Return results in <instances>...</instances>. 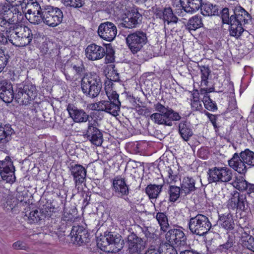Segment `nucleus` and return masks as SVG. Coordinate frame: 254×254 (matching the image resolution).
<instances>
[{
  "label": "nucleus",
  "instance_id": "nucleus-1",
  "mask_svg": "<svg viewBox=\"0 0 254 254\" xmlns=\"http://www.w3.org/2000/svg\"><path fill=\"white\" fill-rule=\"evenodd\" d=\"M229 166L241 174H245L247 171L246 164L250 167H254V152L249 149L235 153L232 158L228 161Z\"/></svg>",
  "mask_w": 254,
  "mask_h": 254
},
{
  "label": "nucleus",
  "instance_id": "nucleus-2",
  "mask_svg": "<svg viewBox=\"0 0 254 254\" xmlns=\"http://www.w3.org/2000/svg\"><path fill=\"white\" fill-rule=\"evenodd\" d=\"M154 107L158 113L152 114L150 119L155 124L171 127L173 125V121H179L181 119L178 113L171 108L165 107L159 102L155 104Z\"/></svg>",
  "mask_w": 254,
  "mask_h": 254
},
{
  "label": "nucleus",
  "instance_id": "nucleus-3",
  "mask_svg": "<svg viewBox=\"0 0 254 254\" xmlns=\"http://www.w3.org/2000/svg\"><path fill=\"white\" fill-rule=\"evenodd\" d=\"M81 87L86 96L95 98L99 94L102 87L101 78L96 73L87 74L81 79Z\"/></svg>",
  "mask_w": 254,
  "mask_h": 254
},
{
  "label": "nucleus",
  "instance_id": "nucleus-4",
  "mask_svg": "<svg viewBox=\"0 0 254 254\" xmlns=\"http://www.w3.org/2000/svg\"><path fill=\"white\" fill-rule=\"evenodd\" d=\"M37 95V90L34 84L24 82L17 86L15 92V99L18 103L27 105L31 104Z\"/></svg>",
  "mask_w": 254,
  "mask_h": 254
},
{
  "label": "nucleus",
  "instance_id": "nucleus-5",
  "mask_svg": "<svg viewBox=\"0 0 254 254\" xmlns=\"http://www.w3.org/2000/svg\"><path fill=\"white\" fill-rule=\"evenodd\" d=\"M188 225L192 234L200 236L206 235L211 227L208 217L200 213L190 216Z\"/></svg>",
  "mask_w": 254,
  "mask_h": 254
},
{
  "label": "nucleus",
  "instance_id": "nucleus-6",
  "mask_svg": "<svg viewBox=\"0 0 254 254\" xmlns=\"http://www.w3.org/2000/svg\"><path fill=\"white\" fill-rule=\"evenodd\" d=\"M109 100H102L97 104L98 110L105 111L114 116L119 115L120 111L121 102L119 95L113 89L106 91Z\"/></svg>",
  "mask_w": 254,
  "mask_h": 254
},
{
  "label": "nucleus",
  "instance_id": "nucleus-7",
  "mask_svg": "<svg viewBox=\"0 0 254 254\" xmlns=\"http://www.w3.org/2000/svg\"><path fill=\"white\" fill-rule=\"evenodd\" d=\"M126 40L128 48L133 54L140 51L148 41L146 33L142 30L130 33Z\"/></svg>",
  "mask_w": 254,
  "mask_h": 254
},
{
  "label": "nucleus",
  "instance_id": "nucleus-8",
  "mask_svg": "<svg viewBox=\"0 0 254 254\" xmlns=\"http://www.w3.org/2000/svg\"><path fill=\"white\" fill-rule=\"evenodd\" d=\"M43 22L50 27H56L63 20V13L58 7L47 6L44 8L43 13Z\"/></svg>",
  "mask_w": 254,
  "mask_h": 254
},
{
  "label": "nucleus",
  "instance_id": "nucleus-9",
  "mask_svg": "<svg viewBox=\"0 0 254 254\" xmlns=\"http://www.w3.org/2000/svg\"><path fill=\"white\" fill-rule=\"evenodd\" d=\"M165 238L172 247H181L187 245V237L181 229L173 228L167 231Z\"/></svg>",
  "mask_w": 254,
  "mask_h": 254
},
{
  "label": "nucleus",
  "instance_id": "nucleus-10",
  "mask_svg": "<svg viewBox=\"0 0 254 254\" xmlns=\"http://www.w3.org/2000/svg\"><path fill=\"white\" fill-rule=\"evenodd\" d=\"M69 235L74 244L81 246L90 242V235L88 231L82 226H73Z\"/></svg>",
  "mask_w": 254,
  "mask_h": 254
},
{
  "label": "nucleus",
  "instance_id": "nucleus-11",
  "mask_svg": "<svg viewBox=\"0 0 254 254\" xmlns=\"http://www.w3.org/2000/svg\"><path fill=\"white\" fill-rule=\"evenodd\" d=\"M231 197L227 202V207L229 209L234 210L237 208L246 211L248 209V202L245 195L241 194L237 190H234L231 193Z\"/></svg>",
  "mask_w": 254,
  "mask_h": 254
},
{
  "label": "nucleus",
  "instance_id": "nucleus-12",
  "mask_svg": "<svg viewBox=\"0 0 254 254\" xmlns=\"http://www.w3.org/2000/svg\"><path fill=\"white\" fill-rule=\"evenodd\" d=\"M98 34L102 39L111 42L116 37L117 34V27L111 22L106 21L102 23L98 27Z\"/></svg>",
  "mask_w": 254,
  "mask_h": 254
},
{
  "label": "nucleus",
  "instance_id": "nucleus-13",
  "mask_svg": "<svg viewBox=\"0 0 254 254\" xmlns=\"http://www.w3.org/2000/svg\"><path fill=\"white\" fill-rule=\"evenodd\" d=\"M96 124L97 123L95 120L93 123L89 122L86 133L83 135L84 137L86 136L92 144L99 146L103 142V138L102 133L97 127Z\"/></svg>",
  "mask_w": 254,
  "mask_h": 254
},
{
  "label": "nucleus",
  "instance_id": "nucleus-14",
  "mask_svg": "<svg viewBox=\"0 0 254 254\" xmlns=\"http://www.w3.org/2000/svg\"><path fill=\"white\" fill-rule=\"evenodd\" d=\"M142 15L138 12L137 9L133 8L128 11L123 17L120 25L127 28H132L141 23Z\"/></svg>",
  "mask_w": 254,
  "mask_h": 254
},
{
  "label": "nucleus",
  "instance_id": "nucleus-15",
  "mask_svg": "<svg viewBox=\"0 0 254 254\" xmlns=\"http://www.w3.org/2000/svg\"><path fill=\"white\" fill-rule=\"evenodd\" d=\"M66 110L74 123H82L89 121V115L84 110L78 108L73 104L69 103Z\"/></svg>",
  "mask_w": 254,
  "mask_h": 254
},
{
  "label": "nucleus",
  "instance_id": "nucleus-16",
  "mask_svg": "<svg viewBox=\"0 0 254 254\" xmlns=\"http://www.w3.org/2000/svg\"><path fill=\"white\" fill-rule=\"evenodd\" d=\"M127 239L128 251L129 253L140 254L142 250H144L145 242L133 232L127 236Z\"/></svg>",
  "mask_w": 254,
  "mask_h": 254
},
{
  "label": "nucleus",
  "instance_id": "nucleus-17",
  "mask_svg": "<svg viewBox=\"0 0 254 254\" xmlns=\"http://www.w3.org/2000/svg\"><path fill=\"white\" fill-rule=\"evenodd\" d=\"M233 12L232 20L236 21L237 23L245 25L249 23L252 19V16L243 7L237 6L232 8Z\"/></svg>",
  "mask_w": 254,
  "mask_h": 254
},
{
  "label": "nucleus",
  "instance_id": "nucleus-18",
  "mask_svg": "<svg viewBox=\"0 0 254 254\" xmlns=\"http://www.w3.org/2000/svg\"><path fill=\"white\" fill-rule=\"evenodd\" d=\"M69 168L76 186L85 182L87 172L83 166L79 164H70Z\"/></svg>",
  "mask_w": 254,
  "mask_h": 254
},
{
  "label": "nucleus",
  "instance_id": "nucleus-19",
  "mask_svg": "<svg viewBox=\"0 0 254 254\" xmlns=\"http://www.w3.org/2000/svg\"><path fill=\"white\" fill-rule=\"evenodd\" d=\"M86 57L90 60L95 61L101 59L105 55V49L95 44L88 45L85 50Z\"/></svg>",
  "mask_w": 254,
  "mask_h": 254
},
{
  "label": "nucleus",
  "instance_id": "nucleus-20",
  "mask_svg": "<svg viewBox=\"0 0 254 254\" xmlns=\"http://www.w3.org/2000/svg\"><path fill=\"white\" fill-rule=\"evenodd\" d=\"M235 236L233 235H229L227 241L223 244L219 245L217 250L224 254H232V252L236 253L241 247L239 245H235Z\"/></svg>",
  "mask_w": 254,
  "mask_h": 254
},
{
  "label": "nucleus",
  "instance_id": "nucleus-21",
  "mask_svg": "<svg viewBox=\"0 0 254 254\" xmlns=\"http://www.w3.org/2000/svg\"><path fill=\"white\" fill-rule=\"evenodd\" d=\"M113 190L118 196L127 195L129 193L128 186L127 185L125 178L121 176L115 177L113 181Z\"/></svg>",
  "mask_w": 254,
  "mask_h": 254
},
{
  "label": "nucleus",
  "instance_id": "nucleus-22",
  "mask_svg": "<svg viewBox=\"0 0 254 254\" xmlns=\"http://www.w3.org/2000/svg\"><path fill=\"white\" fill-rule=\"evenodd\" d=\"M218 222L221 227L226 230L231 231L235 228V224L233 215L230 212L219 214Z\"/></svg>",
  "mask_w": 254,
  "mask_h": 254
},
{
  "label": "nucleus",
  "instance_id": "nucleus-23",
  "mask_svg": "<svg viewBox=\"0 0 254 254\" xmlns=\"http://www.w3.org/2000/svg\"><path fill=\"white\" fill-rule=\"evenodd\" d=\"M14 133V130L9 124H3L0 122V144L5 145L11 139L12 134Z\"/></svg>",
  "mask_w": 254,
  "mask_h": 254
},
{
  "label": "nucleus",
  "instance_id": "nucleus-24",
  "mask_svg": "<svg viewBox=\"0 0 254 254\" xmlns=\"http://www.w3.org/2000/svg\"><path fill=\"white\" fill-rule=\"evenodd\" d=\"M113 237V232H105L103 235H101L99 238H97V244L98 247L103 251L107 253H110L111 248H110V241Z\"/></svg>",
  "mask_w": 254,
  "mask_h": 254
},
{
  "label": "nucleus",
  "instance_id": "nucleus-25",
  "mask_svg": "<svg viewBox=\"0 0 254 254\" xmlns=\"http://www.w3.org/2000/svg\"><path fill=\"white\" fill-rule=\"evenodd\" d=\"M195 181L191 177H186L183 178L181 182V189L182 193H184L186 195L190 194L196 190L195 187Z\"/></svg>",
  "mask_w": 254,
  "mask_h": 254
},
{
  "label": "nucleus",
  "instance_id": "nucleus-26",
  "mask_svg": "<svg viewBox=\"0 0 254 254\" xmlns=\"http://www.w3.org/2000/svg\"><path fill=\"white\" fill-rule=\"evenodd\" d=\"M202 1V0H180V4L185 11L192 13L200 8Z\"/></svg>",
  "mask_w": 254,
  "mask_h": 254
},
{
  "label": "nucleus",
  "instance_id": "nucleus-27",
  "mask_svg": "<svg viewBox=\"0 0 254 254\" xmlns=\"http://www.w3.org/2000/svg\"><path fill=\"white\" fill-rule=\"evenodd\" d=\"M179 132L186 141H188L193 134L191 125L187 121H182L179 125Z\"/></svg>",
  "mask_w": 254,
  "mask_h": 254
},
{
  "label": "nucleus",
  "instance_id": "nucleus-28",
  "mask_svg": "<svg viewBox=\"0 0 254 254\" xmlns=\"http://www.w3.org/2000/svg\"><path fill=\"white\" fill-rule=\"evenodd\" d=\"M11 29V27L9 28V30H6V35L5 37L7 38V41L8 40L13 45L16 47L19 41V39L24 32L18 31V28L15 29L14 28L12 29Z\"/></svg>",
  "mask_w": 254,
  "mask_h": 254
},
{
  "label": "nucleus",
  "instance_id": "nucleus-29",
  "mask_svg": "<svg viewBox=\"0 0 254 254\" xmlns=\"http://www.w3.org/2000/svg\"><path fill=\"white\" fill-rule=\"evenodd\" d=\"M113 238L110 241V248H111L110 253L118 252L123 248L124 244V240L119 234H115L113 232Z\"/></svg>",
  "mask_w": 254,
  "mask_h": 254
},
{
  "label": "nucleus",
  "instance_id": "nucleus-30",
  "mask_svg": "<svg viewBox=\"0 0 254 254\" xmlns=\"http://www.w3.org/2000/svg\"><path fill=\"white\" fill-rule=\"evenodd\" d=\"M163 14V21L164 23H167V24L171 23L177 24V23L179 24H182V21L180 20H179L178 18L174 14L172 9L170 7L164 8Z\"/></svg>",
  "mask_w": 254,
  "mask_h": 254
},
{
  "label": "nucleus",
  "instance_id": "nucleus-31",
  "mask_svg": "<svg viewBox=\"0 0 254 254\" xmlns=\"http://www.w3.org/2000/svg\"><path fill=\"white\" fill-rule=\"evenodd\" d=\"M240 242L242 248L254 252V238L252 236L244 232L240 237Z\"/></svg>",
  "mask_w": 254,
  "mask_h": 254
},
{
  "label": "nucleus",
  "instance_id": "nucleus-32",
  "mask_svg": "<svg viewBox=\"0 0 254 254\" xmlns=\"http://www.w3.org/2000/svg\"><path fill=\"white\" fill-rule=\"evenodd\" d=\"M229 24L230 25L229 29L230 35L236 37V39L239 38L245 31L243 27L245 25L237 23L236 21H232Z\"/></svg>",
  "mask_w": 254,
  "mask_h": 254
},
{
  "label": "nucleus",
  "instance_id": "nucleus-33",
  "mask_svg": "<svg viewBox=\"0 0 254 254\" xmlns=\"http://www.w3.org/2000/svg\"><path fill=\"white\" fill-rule=\"evenodd\" d=\"M163 185L150 184L145 189V191L149 198H156L162 191Z\"/></svg>",
  "mask_w": 254,
  "mask_h": 254
},
{
  "label": "nucleus",
  "instance_id": "nucleus-34",
  "mask_svg": "<svg viewBox=\"0 0 254 254\" xmlns=\"http://www.w3.org/2000/svg\"><path fill=\"white\" fill-rule=\"evenodd\" d=\"M202 25L200 17L195 15L190 18L185 26L186 28L190 31L191 30L195 31L198 28L201 27Z\"/></svg>",
  "mask_w": 254,
  "mask_h": 254
},
{
  "label": "nucleus",
  "instance_id": "nucleus-35",
  "mask_svg": "<svg viewBox=\"0 0 254 254\" xmlns=\"http://www.w3.org/2000/svg\"><path fill=\"white\" fill-rule=\"evenodd\" d=\"M15 168L0 170V175L2 179L6 183H12L15 181L14 175Z\"/></svg>",
  "mask_w": 254,
  "mask_h": 254
},
{
  "label": "nucleus",
  "instance_id": "nucleus-36",
  "mask_svg": "<svg viewBox=\"0 0 254 254\" xmlns=\"http://www.w3.org/2000/svg\"><path fill=\"white\" fill-rule=\"evenodd\" d=\"M233 12L232 8L224 7L219 11V15L220 16L223 24L229 25L232 22Z\"/></svg>",
  "mask_w": 254,
  "mask_h": 254
},
{
  "label": "nucleus",
  "instance_id": "nucleus-37",
  "mask_svg": "<svg viewBox=\"0 0 254 254\" xmlns=\"http://www.w3.org/2000/svg\"><path fill=\"white\" fill-rule=\"evenodd\" d=\"M156 218L161 227V229L164 232H167L169 225L166 214L163 212H158L156 214Z\"/></svg>",
  "mask_w": 254,
  "mask_h": 254
},
{
  "label": "nucleus",
  "instance_id": "nucleus-38",
  "mask_svg": "<svg viewBox=\"0 0 254 254\" xmlns=\"http://www.w3.org/2000/svg\"><path fill=\"white\" fill-rule=\"evenodd\" d=\"M220 182H228L232 180L233 171L228 167H220Z\"/></svg>",
  "mask_w": 254,
  "mask_h": 254
},
{
  "label": "nucleus",
  "instance_id": "nucleus-39",
  "mask_svg": "<svg viewBox=\"0 0 254 254\" xmlns=\"http://www.w3.org/2000/svg\"><path fill=\"white\" fill-rule=\"evenodd\" d=\"M208 181L209 183H217L220 182V168L214 167L208 170L207 172Z\"/></svg>",
  "mask_w": 254,
  "mask_h": 254
},
{
  "label": "nucleus",
  "instance_id": "nucleus-40",
  "mask_svg": "<svg viewBox=\"0 0 254 254\" xmlns=\"http://www.w3.org/2000/svg\"><path fill=\"white\" fill-rule=\"evenodd\" d=\"M27 8L28 9L25 15L39 14L44 9L41 8L40 4L36 1L28 3Z\"/></svg>",
  "mask_w": 254,
  "mask_h": 254
},
{
  "label": "nucleus",
  "instance_id": "nucleus-41",
  "mask_svg": "<svg viewBox=\"0 0 254 254\" xmlns=\"http://www.w3.org/2000/svg\"><path fill=\"white\" fill-rule=\"evenodd\" d=\"M182 193L180 187L176 186H170L169 190V200L171 202H175L180 197Z\"/></svg>",
  "mask_w": 254,
  "mask_h": 254
},
{
  "label": "nucleus",
  "instance_id": "nucleus-42",
  "mask_svg": "<svg viewBox=\"0 0 254 254\" xmlns=\"http://www.w3.org/2000/svg\"><path fill=\"white\" fill-rule=\"evenodd\" d=\"M0 98L5 103H11L15 98V93L13 87L0 93Z\"/></svg>",
  "mask_w": 254,
  "mask_h": 254
},
{
  "label": "nucleus",
  "instance_id": "nucleus-43",
  "mask_svg": "<svg viewBox=\"0 0 254 254\" xmlns=\"http://www.w3.org/2000/svg\"><path fill=\"white\" fill-rule=\"evenodd\" d=\"M40 212L37 209H35L28 214L27 212L25 214V216L27 217L28 220L30 223H36L40 221L41 220V217L40 216Z\"/></svg>",
  "mask_w": 254,
  "mask_h": 254
},
{
  "label": "nucleus",
  "instance_id": "nucleus-44",
  "mask_svg": "<svg viewBox=\"0 0 254 254\" xmlns=\"http://www.w3.org/2000/svg\"><path fill=\"white\" fill-rule=\"evenodd\" d=\"M64 216L65 221H74L77 218L76 208L68 209L64 208Z\"/></svg>",
  "mask_w": 254,
  "mask_h": 254
},
{
  "label": "nucleus",
  "instance_id": "nucleus-45",
  "mask_svg": "<svg viewBox=\"0 0 254 254\" xmlns=\"http://www.w3.org/2000/svg\"><path fill=\"white\" fill-rule=\"evenodd\" d=\"M201 71V82L205 86H208L207 79L210 74V70L208 66L202 65L200 66Z\"/></svg>",
  "mask_w": 254,
  "mask_h": 254
},
{
  "label": "nucleus",
  "instance_id": "nucleus-46",
  "mask_svg": "<svg viewBox=\"0 0 254 254\" xmlns=\"http://www.w3.org/2000/svg\"><path fill=\"white\" fill-rule=\"evenodd\" d=\"M28 32H31V31L28 29ZM19 39V41L16 47H20L25 46L29 44L31 42L32 39V34L29 32L28 35H26V33H24Z\"/></svg>",
  "mask_w": 254,
  "mask_h": 254
},
{
  "label": "nucleus",
  "instance_id": "nucleus-47",
  "mask_svg": "<svg viewBox=\"0 0 254 254\" xmlns=\"http://www.w3.org/2000/svg\"><path fill=\"white\" fill-rule=\"evenodd\" d=\"M43 11L39 14H32L30 15H25L26 18L28 21L34 24H38L43 21Z\"/></svg>",
  "mask_w": 254,
  "mask_h": 254
},
{
  "label": "nucleus",
  "instance_id": "nucleus-48",
  "mask_svg": "<svg viewBox=\"0 0 254 254\" xmlns=\"http://www.w3.org/2000/svg\"><path fill=\"white\" fill-rule=\"evenodd\" d=\"M205 108L211 111H214L217 110V107L213 101H212L210 96H206L204 100H202Z\"/></svg>",
  "mask_w": 254,
  "mask_h": 254
},
{
  "label": "nucleus",
  "instance_id": "nucleus-49",
  "mask_svg": "<svg viewBox=\"0 0 254 254\" xmlns=\"http://www.w3.org/2000/svg\"><path fill=\"white\" fill-rule=\"evenodd\" d=\"M69 232H70V230L69 227H67L66 225L64 224L61 225L57 231L58 239L60 240H63L65 236H70Z\"/></svg>",
  "mask_w": 254,
  "mask_h": 254
},
{
  "label": "nucleus",
  "instance_id": "nucleus-50",
  "mask_svg": "<svg viewBox=\"0 0 254 254\" xmlns=\"http://www.w3.org/2000/svg\"><path fill=\"white\" fill-rule=\"evenodd\" d=\"M14 168L13 162L9 156H6L4 160L0 161V170Z\"/></svg>",
  "mask_w": 254,
  "mask_h": 254
},
{
  "label": "nucleus",
  "instance_id": "nucleus-51",
  "mask_svg": "<svg viewBox=\"0 0 254 254\" xmlns=\"http://www.w3.org/2000/svg\"><path fill=\"white\" fill-rule=\"evenodd\" d=\"M51 48H50L48 56L49 58L54 59L56 57H59L61 52L59 46L55 44H53Z\"/></svg>",
  "mask_w": 254,
  "mask_h": 254
},
{
  "label": "nucleus",
  "instance_id": "nucleus-52",
  "mask_svg": "<svg viewBox=\"0 0 254 254\" xmlns=\"http://www.w3.org/2000/svg\"><path fill=\"white\" fill-rule=\"evenodd\" d=\"M40 212V216L42 217L41 220H44L45 218L49 219L53 215V212L51 210V208L48 207H42L39 210Z\"/></svg>",
  "mask_w": 254,
  "mask_h": 254
},
{
  "label": "nucleus",
  "instance_id": "nucleus-53",
  "mask_svg": "<svg viewBox=\"0 0 254 254\" xmlns=\"http://www.w3.org/2000/svg\"><path fill=\"white\" fill-rule=\"evenodd\" d=\"M143 232L145 235V236L147 238V241H149V242H151L152 243H155V241H156L158 239V236L154 233L153 232H151L148 228H145L144 230H143Z\"/></svg>",
  "mask_w": 254,
  "mask_h": 254
},
{
  "label": "nucleus",
  "instance_id": "nucleus-54",
  "mask_svg": "<svg viewBox=\"0 0 254 254\" xmlns=\"http://www.w3.org/2000/svg\"><path fill=\"white\" fill-rule=\"evenodd\" d=\"M211 6H212V4L210 3L204 4L202 3V6L200 7L202 14L204 16H212V11H210Z\"/></svg>",
  "mask_w": 254,
  "mask_h": 254
},
{
  "label": "nucleus",
  "instance_id": "nucleus-55",
  "mask_svg": "<svg viewBox=\"0 0 254 254\" xmlns=\"http://www.w3.org/2000/svg\"><path fill=\"white\" fill-rule=\"evenodd\" d=\"M13 87L12 84L7 80H0V93L7 90H9Z\"/></svg>",
  "mask_w": 254,
  "mask_h": 254
},
{
  "label": "nucleus",
  "instance_id": "nucleus-56",
  "mask_svg": "<svg viewBox=\"0 0 254 254\" xmlns=\"http://www.w3.org/2000/svg\"><path fill=\"white\" fill-rule=\"evenodd\" d=\"M13 6L9 3H4L2 4L0 3V14H7V12L10 10Z\"/></svg>",
  "mask_w": 254,
  "mask_h": 254
},
{
  "label": "nucleus",
  "instance_id": "nucleus-57",
  "mask_svg": "<svg viewBox=\"0 0 254 254\" xmlns=\"http://www.w3.org/2000/svg\"><path fill=\"white\" fill-rule=\"evenodd\" d=\"M114 54V51L112 49L111 44H108V46L106 47V53L105 52L106 55V59L108 61V62H112L114 59L113 58V56Z\"/></svg>",
  "mask_w": 254,
  "mask_h": 254
},
{
  "label": "nucleus",
  "instance_id": "nucleus-58",
  "mask_svg": "<svg viewBox=\"0 0 254 254\" xmlns=\"http://www.w3.org/2000/svg\"><path fill=\"white\" fill-rule=\"evenodd\" d=\"M53 46V43L48 44L47 43H43L40 47L41 52L45 55H48L50 48H51Z\"/></svg>",
  "mask_w": 254,
  "mask_h": 254
},
{
  "label": "nucleus",
  "instance_id": "nucleus-59",
  "mask_svg": "<svg viewBox=\"0 0 254 254\" xmlns=\"http://www.w3.org/2000/svg\"><path fill=\"white\" fill-rule=\"evenodd\" d=\"M8 61V58L2 53H0V70H2L5 67Z\"/></svg>",
  "mask_w": 254,
  "mask_h": 254
},
{
  "label": "nucleus",
  "instance_id": "nucleus-60",
  "mask_svg": "<svg viewBox=\"0 0 254 254\" xmlns=\"http://www.w3.org/2000/svg\"><path fill=\"white\" fill-rule=\"evenodd\" d=\"M205 115L209 118V120L213 125V126L215 129H217L219 127L217 126L216 123L217 117L218 115H212L208 112H205Z\"/></svg>",
  "mask_w": 254,
  "mask_h": 254
},
{
  "label": "nucleus",
  "instance_id": "nucleus-61",
  "mask_svg": "<svg viewBox=\"0 0 254 254\" xmlns=\"http://www.w3.org/2000/svg\"><path fill=\"white\" fill-rule=\"evenodd\" d=\"M12 247L13 248V249L16 250H26V249L28 248L25 243L20 241H18L14 243L12 245Z\"/></svg>",
  "mask_w": 254,
  "mask_h": 254
},
{
  "label": "nucleus",
  "instance_id": "nucleus-62",
  "mask_svg": "<svg viewBox=\"0 0 254 254\" xmlns=\"http://www.w3.org/2000/svg\"><path fill=\"white\" fill-rule=\"evenodd\" d=\"M236 185V188L239 190H247L249 183L247 182L246 180L242 181L240 183H238Z\"/></svg>",
  "mask_w": 254,
  "mask_h": 254
},
{
  "label": "nucleus",
  "instance_id": "nucleus-63",
  "mask_svg": "<svg viewBox=\"0 0 254 254\" xmlns=\"http://www.w3.org/2000/svg\"><path fill=\"white\" fill-rule=\"evenodd\" d=\"M145 254H161V252L158 249V246L151 245Z\"/></svg>",
  "mask_w": 254,
  "mask_h": 254
},
{
  "label": "nucleus",
  "instance_id": "nucleus-64",
  "mask_svg": "<svg viewBox=\"0 0 254 254\" xmlns=\"http://www.w3.org/2000/svg\"><path fill=\"white\" fill-rule=\"evenodd\" d=\"M191 108L193 110L200 111L202 109L201 104L199 99L194 100L191 104Z\"/></svg>",
  "mask_w": 254,
  "mask_h": 254
}]
</instances>
